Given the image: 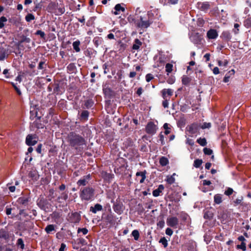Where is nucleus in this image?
Segmentation results:
<instances>
[{
    "label": "nucleus",
    "mask_w": 251,
    "mask_h": 251,
    "mask_svg": "<svg viewBox=\"0 0 251 251\" xmlns=\"http://www.w3.org/2000/svg\"><path fill=\"white\" fill-rule=\"evenodd\" d=\"M148 18L141 16H137L135 18L129 17L128 18L130 23H133L135 25L140 28H147L150 26L153 22V16L151 11H149L147 14Z\"/></svg>",
    "instance_id": "obj_1"
},
{
    "label": "nucleus",
    "mask_w": 251,
    "mask_h": 251,
    "mask_svg": "<svg viewBox=\"0 0 251 251\" xmlns=\"http://www.w3.org/2000/svg\"><path fill=\"white\" fill-rule=\"evenodd\" d=\"M68 142L70 145L76 150L83 148V146L86 145L85 139L81 135L73 132L68 135Z\"/></svg>",
    "instance_id": "obj_2"
},
{
    "label": "nucleus",
    "mask_w": 251,
    "mask_h": 251,
    "mask_svg": "<svg viewBox=\"0 0 251 251\" xmlns=\"http://www.w3.org/2000/svg\"><path fill=\"white\" fill-rule=\"evenodd\" d=\"M95 189L92 187H85L81 188L79 196L82 201H89L94 198Z\"/></svg>",
    "instance_id": "obj_3"
},
{
    "label": "nucleus",
    "mask_w": 251,
    "mask_h": 251,
    "mask_svg": "<svg viewBox=\"0 0 251 251\" xmlns=\"http://www.w3.org/2000/svg\"><path fill=\"white\" fill-rule=\"evenodd\" d=\"M49 199L48 200L42 196L37 200V204L40 208L46 212H48L50 209L51 204L49 202Z\"/></svg>",
    "instance_id": "obj_4"
},
{
    "label": "nucleus",
    "mask_w": 251,
    "mask_h": 251,
    "mask_svg": "<svg viewBox=\"0 0 251 251\" xmlns=\"http://www.w3.org/2000/svg\"><path fill=\"white\" fill-rule=\"evenodd\" d=\"M118 219V218L111 213L108 214L103 217V221L109 227L114 226L120 224L119 223L120 222V220L117 222Z\"/></svg>",
    "instance_id": "obj_5"
},
{
    "label": "nucleus",
    "mask_w": 251,
    "mask_h": 251,
    "mask_svg": "<svg viewBox=\"0 0 251 251\" xmlns=\"http://www.w3.org/2000/svg\"><path fill=\"white\" fill-rule=\"evenodd\" d=\"M166 55L162 52H159L158 54L154 57V60L156 61V66L155 67H160L164 65L166 61Z\"/></svg>",
    "instance_id": "obj_6"
},
{
    "label": "nucleus",
    "mask_w": 251,
    "mask_h": 251,
    "mask_svg": "<svg viewBox=\"0 0 251 251\" xmlns=\"http://www.w3.org/2000/svg\"><path fill=\"white\" fill-rule=\"evenodd\" d=\"M81 220V216L77 212H72L68 214V221L72 223H78Z\"/></svg>",
    "instance_id": "obj_7"
},
{
    "label": "nucleus",
    "mask_w": 251,
    "mask_h": 251,
    "mask_svg": "<svg viewBox=\"0 0 251 251\" xmlns=\"http://www.w3.org/2000/svg\"><path fill=\"white\" fill-rule=\"evenodd\" d=\"M37 142V136L35 134H28L25 139V143L30 146L35 145Z\"/></svg>",
    "instance_id": "obj_8"
},
{
    "label": "nucleus",
    "mask_w": 251,
    "mask_h": 251,
    "mask_svg": "<svg viewBox=\"0 0 251 251\" xmlns=\"http://www.w3.org/2000/svg\"><path fill=\"white\" fill-rule=\"evenodd\" d=\"M157 128L156 125L153 122H151L147 124L146 131L147 133L153 135L156 133Z\"/></svg>",
    "instance_id": "obj_9"
},
{
    "label": "nucleus",
    "mask_w": 251,
    "mask_h": 251,
    "mask_svg": "<svg viewBox=\"0 0 251 251\" xmlns=\"http://www.w3.org/2000/svg\"><path fill=\"white\" fill-rule=\"evenodd\" d=\"M178 219L176 217H171L167 219V225L172 227H176L178 224Z\"/></svg>",
    "instance_id": "obj_10"
},
{
    "label": "nucleus",
    "mask_w": 251,
    "mask_h": 251,
    "mask_svg": "<svg viewBox=\"0 0 251 251\" xmlns=\"http://www.w3.org/2000/svg\"><path fill=\"white\" fill-rule=\"evenodd\" d=\"M123 204L121 202H116L113 205L114 211L119 215L123 212Z\"/></svg>",
    "instance_id": "obj_11"
},
{
    "label": "nucleus",
    "mask_w": 251,
    "mask_h": 251,
    "mask_svg": "<svg viewBox=\"0 0 251 251\" xmlns=\"http://www.w3.org/2000/svg\"><path fill=\"white\" fill-rule=\"evenodd\" d=\"M187 129L189 133L194 134L198 132L199 126L198 124L194 123L187 127Z\"/></svg>",
    "instance_id": "obj_12"
},
{
    "label": "nucleus",
    "mask_w": 251,
    "mask_h": 251,
    "mask_svg": "<svg viewBox=\"0 0 251 251\" xmlns=\"http://www.w3.org/2000/svg\"><path fill=\"white\" fill-rule=\"evenodd\" d=\"M189 38L190 40L195 44H198L200 40L201 37L198 33L192 32L189 35Z\"/></svg>",
    "instance_id": "obj_13"
},
{
    "label": "nucleus",
    "mask_w": 251,
    "mask_h": 251,
    "mask_svg": "<svg viewBox=\"0 0 251 251\" xmlns=\"http://www.w3.org/2000/svg\"><path fill=\"white\" fill-rule=\"evenodd\" d=\"M207 36L210 39H215L218 36V32L216 29H210L207 32Z\"/></svg>",
    "instance_id": "obj_14"
},
{
    "label": "nucleus",
    "mask_w": 251,
    "mask_h": 251,
    "mask_svg": "<svg viewBox=\"0 0 251 251\" xmlns=\"http://www.w3.org/2000/svg\"><path fill=\"white\" fill-rule=\"evenodd\" d=\"M164 185L162 184H160L157 189L154 190L152 191V195L155 197H158L162 193V191L164 190Z\"/></svg>",
    "instance_id": "obj_15"
},
{
    "label": "nucleus",
    "mask_w": 251,
    "mask_h": 251,
    "mask_svg": "<svg viewBox=\"0 0 251 251\" xmlns=\"http://www.w3.org/2000/svg\"><path fill=\"white\" fill-rule=\"evenodd\" d=\"M163 99H166L168 97L171 96L173 94V90L171 89H163L162 91Z\"/></svg>",
    "instance_id": "obj_16"
},
{
    "label": "nucleus",
    "mask_w": 251,
    "mask_h": 251,
    "mask_svg": "<svg viewBox=\"0 0 251 251\" xmlns=\"http://www.w3.org/2000/svg\"><path fill=\"white\" fill-rule=\"evenodd\" d=\"M90 177V175L89 174L87 176H84L83 178L78 180L77 184L78 186H85L88 182L87 180H89Z\"/></svg>",
    "instance_id": "obj_17"
},
{
    "label": "nucleus",
    "mask_w": 251,
    "mask_h": 251,
    "mask_svg": "<svg viewBox=\"0 0 251 251\" xmlns=\"http://www.w3.org/2000/svg\"><path fill=\"white\" fill-rule=\"evenodd\" d=\"M29 201V198L26 197H21L18 198L17 200V202L24 206L28 205Z\"/></svg>",
    "instance_id": "obj_18"
},
{
    "label": "nucleus",
    "mask_w": 251,
    "mask_h": 251,
    "mask_svg": "<svg viewBox=\"0 0 251 251\" xmlns=\"http://www.w3.org/2000/svg\"><path fill=\"white\" fill-rule=\"evenodd\" d=\"M102 210V206L99 204L97 203L94 206L90 207V211L94 214H96L98 211H100Z\"/></svg>",
    "instance_id": "obj_19"
},
{
    "label": "nucleus",
    "mask_w": 251,
    "mask_h": 251,
    "mask_svg": "<svg viewBox=\"0 0 251 251\" xmlns=\"http://www.w3.org/2000/svg\"><path fill=\"white\" fill-rule=\"evenodd\" d=\"M62 214L60 212L55 211L50 215V217L53 219L55 222L58 223L59 219L61 218Z\"/></svg>",
    "instance_id": "obj_20"
},
{
    "label": "nucleus",
    "mask_w": 251,
    "mask_h": 251,
    "mask_svg": "<svg viewBox=\"0 0 251 251\" xmlns=\"http://www.w3.org/2000/svg\"><path fill=\"white\" fill-rule=\"evenodd\" d=\"M221 37L224 40L229 41L232 36L229 31H224L222 32Z\"/></svg>",
    "instance_id": "obj_21"
},
{
    "label": "nucleus",
    "mask_w": 251,
    "mask_h": 251,
    "mask_svg": "<svg viewBox=\"0 0 251 251\" xmlns=\"http://www.w3.org/2000/svg\"><path fill=\"white\" fill-rule=\"evenodd\" d=\"M213 213L212 211L209 210H206L204 211L203 218L205 219L211 220L213 217Z\"/></svg>",
    "instance_id": "obj_22"
},
{
    "label": "nucleus",
    "mask_w": 251,
    "mask_h": 251,
    "mask_svg": "<svg viewBox=\"0 0 251 251\" xmlns=\"http://www.w3.org/2000/svg\"><path fill=\"white\" fill-rule=\"evenodd\" d=\"M146 174H136V179L137 180H139L140 183H142L144 182L145 179L146 178Z\"/></svg>",
    "instance_id": "obj_23"
},
{
    "label": "nucleus",
    "mask_w": 251,
    "mask_h": 251,
    "mask_svg": "<svg viewBox=\"0 0 251 251\" xmlns=\"http://www.w3.org/2000/svg\"><path fill=\"white\" fill-rule=\"evenodd\" d=\"M176 175V174H173L172 176H167V178L165 179L166 182L170 185L173 184L175 181V178L174 176Z\"/></svg>",
    "instance_id": "obj_24"
},
{
    "label": "nucleus",
    "mask_w": 251,
    "mask_h": 251,
    "mask_svg": "<svg viewBox=\"0 0 251 251\" xmlns=\"http://www.w3.org/2000/svg\"><path fill=\"white\" fill-rule=\"evenodd\" d=\"M235 73V71L233 69L229 71L225 75V76L224 78V82H227L229 80V78L230 77V75H234Z\"/></svg>",
    "instance_id": "obj_25"
},
{
    "label": "nucleus",
    "mask_w": 251,
    "mask_h": 251,
    "mask_svg": "<svg viewBox=\"0 0 251 251\" xmlns=\"http://www.w3.org/2000/svg\"><path fill=\"white\" fill-rule=\"evenodd\" d=\"M115 11L113 12V14L115 15H118L119 13L118 12L121 10L122 11L124 12L125 10V9L124 7L121 6L120 4H116L114 7Z\"/></svg>",
    "instance_id": "obj_26"
},
{
    "label": "nucleus",
    "mask_w": 251,
    "mask_h": 251,
    "mask_svg": "<svg viewBox=\"0 0 251 251\" xmlns=\"http://www.w3.org/2000/svg\"><path fill=\"white\" fill-rule=\"evenodd\" d=\"M45 231L48 234L51 233L52 231L55 230V226L54 225H48L45 228Z\"/></svg>",
    "instance_id": "obj_27"
},
{
    "label": "nucleus",
    "mask_w": 251,
    "mask_h": 251,
    "mask_svg": "<svg viewBox=\"0 0 251 251\" xmlns=\"http://www.w3.org/2000/svg\"><path fill=\"white\" fill-rule=\"evenodd\" d=\"M80 44V42L79 40H76V41L74 42L73 43V49L77 52H79L80 50V49L79 48Z\"/></svg>",
    "instance_id": "obj_28"
},
{
    "label": "nucleus",
    "mask_w": 251,
    "mask_h": 251,
    "mask_svg": "<svg viewBox=\"0 0 251 251\" xmlns=\"http://www.w3.org/2000/svg\"><path fill=\"white\" fill-rule=\"evenodd\" d=\"M200 8L202 10H207L209 8L210 5L208 2H203L200 3Z\"/></svg>",
    "instance_id": "obj_29"
},
{
    "label": "nucleus",
    "mask_w": 251,
    "mask_h": 251,
    "mask_svg": "<svg viewBox=\"0 0 251 251\" xmlns=\"http://www.w3.org/2000/svg\"><path fill=\"white\" fill-rule=\"evenodd\" d=\"M214 201L216 204H220L222 202V198L221 195H215L214 197Z\"/></svg>",
    "instance_id": "obj_30"
},
{
    "label": "nucleus",
    "mask_w": 251,
    "mask_h": 251,
    "mask_svg": "<svg viewBox=\"0 0 251 251\" xmlns=\"http://www.w3.org/2000/svg\"><path fill=\"white\" fill-rule=\"evenodd\" d=\"M94 105V101L91 99H89L85 101L84 105L85 108L89 109L93 106Z\"/></svg>",
    "instance_id": "obj_31"
},
{
    "label": "nucleus",
    "mask_w": 251,
    "mask_h": 251,
    "mask_svg": "<svg viewBox=\"0 0 251 251\" xmlns=\"http://www.w3.org/2000/svg\"><path fill=\"white\" fill-rule=\"evenodd\" d=\"M135 43L133 45L132 49L133 50H137L139 49L140 47L141 46V42L138 39H136L134 41Z\"/></svg>",
    "instance_id": "obj_32"
},
{
    "label": "nucleus",
    "mask_w": 251,
    "mask_h": 251,
    "mask_svg": "<svg viewBox=\"0 0 251 251\" xmlns=\"http://www.w3.org/2000/svg\"><path fill=\"white\" fill-rule=\"evenodd\" d=\"M0 238H2L4 239H8L9 238L8 232L4 230L0 231Z\"/></svg>",
    "instance_id": "obj_33"
},
{
    "label": "nucleus",
    "mask_w": 251,
    "mask_h": 251,
    "mask_svg": "<svg viewBox=\"0 0 251 251\" xmlns=\"http://www.w3.org/2000/svg\"><path fill=\"white\" fill-rule=\"evenodd\" d=\"M159 243L162 244L165 248L168 247V240L165 237H161L159 241Z\"/></svg>",
    "instance_id": "obj_34"
},
{
    "label": "nucleus",
    "mask_w": 251,
    "mask_h": 251,
    "mask_svg": "<svg viewBox=\"0 0 251 251\" xmlns=\"http://www.w3.org/2000/svg\"><path fill=\"white\" fill-rule=\"evenodd\" d=\"M131 235L134 237L135 240H138L140 236L139 232L138 230H133L131 233Z\"/></svg>",
    "instance_id": "obj_35"
},
{
    "label": "nucleus",
    "mask_w": 251,
    "mask_h": 251,
    "mask_svg": "<svg viewBox=\"0 0 251 251\" xmlns=\"http://www.w3.org/2000/svg\"><path fill=\"white\" fill-rule=\"evenodd\" d=\"M35 19L34 16L31 14V13H28L27 14L25 17V20L27 22H30L32 20H34Z\"/></svg>",
    "instance_id": "obj_36"
},
{
    "label": "nucleus",
    "mask_w": 251,
    "mask_h": 251,
    "mask_svg": "<svg viewBox=\"0 0 251 251\" xmlns=\"http://www.w3.org/2000/svg\"><path fill=\"white\" fill-rule=\"evenodd\" d=\"M173 65L170 63H167L166 65L165 69L167 73V75H169V73H171L173 70Z\"/></svg>",
    "instance_id": "obj_37"
},
{
    "label": "nucleus",
    "mask_w": 251,
    "mask_h": 251,
    "mask_svg": "<svg viewBox=\"0 0 251 251\" xmlns=\"http://www.w3.org/2000/svg\"><path fill=\"white\" fill-rule=\"evenodd\" d=\"M197 141L200 145L202 146H205L207 144L206 140L204 138H200L197 139Z\"/></svg>",
    "instance_id": "obj_38"
},
{
    "label": "nucleus",
    "mask_w": 251,
    "mask_h": 251,
    "mask_svg": "<svg viewBox=\"0 0 251 251\" xmlns=\"http://www.w3.org/2000/svg\"><path fill=\"white\" fill-rule=\"evenodd\" d=\"M17 245L18 247L21 249H24L25 248V244L23 241V240L22 238H19L17 241Z\"/></svg>",
    "instance_id": "obj_39"
},
{
    "label": "nucleus",
    "mask_w": 251,
    "mask_h": 251,
    "mask_svg": "<svg viewBox=\"0 0 251 251\" xmlns=\"http://www.w3.org/2000/svg\"><path fill=\"white\" fill-rule=\"evenodd\" d=\"M77 234L82 233L83 235H86L88 232V230L86 228H78L77 231Z\"/></svg>",
    "instance_id": "obj_40"
},
{
    "label": "nucleus",
    "mask_w": 251,
    "mask_h": 251,
    "mask_svg": "<svg viewBox=\"0 0 251 251\" xmlns=\"http://www.w3.org/2000/svg\"><path fill=\"white\" fill-rule=\"evenodd\" d=\"M6 56V52L5 50L2 49L0 50V61L3 60Z\"/></svg>",
    "instance_id": "obj_41"
},
{
    "label": "nucleus",
    "mask_w": 251,
    "mask_h": 251,
    "mask_svg": "<svg viewBox=\"0 0 251 251\" xmlns=\"http://www.w3.org/2000/svg\"><path fill=\"white\" fill-rule=\"evenodd\" d=\"M159 162L162 166H166L168 163V160L165 157H162L160 159Z\"/></svg>",
    "instance_id": "obj_42"
},
{
    "label": "nucleus",
    "mask_w": 251,
    "mask_h": 251,
    "mask_svg": "<svg viewBox=\"0 0 251 251\" xmlns=\"http://www.w3.org/2000/svg\"><path fill=\"white\" fill-rule=\"evenodd\" d=\"M237 249H241L243 251H246V244L245 242H241L240 245H237L236 246Z\"/></svg>",
    "instance_id": "obj_43"
},
{
    "label": "nucleus",
    "mask_w": 251,
    "mask_h": 251,
    "mask_svg": "<svg viewBox=\"0 0 251 251\" xmlns=\"http://www.w3.org/2000/svg\"><path fill=\"white\" fill-rule=\"evenodd\" d=\"M77 243L81 246H85L87 244L86 240L83 238H79L77 240Z\"/></svg>",
    "instance_id": "obj_44"
},
{
    "label": "nucleus",
    "mask_w": 251,
    "mask_h": 251,
    "mask_svg": "<svg viewBox=\"0 0 251 251\" xmlns=\"http://www.w3.org/2000/svg\"><path fill=\"white\" fill-rule=\"evenodd\" d=\"M81 118L82 119L86 120L89 116V112L87 110L83 111L81 114Z\"/></svg>",
    "instance_id": "obj_45"
},
{
    "label": "nucleus",
    "mask_w": 251,
    "mask_h": 251,
    "mask_svg": "<svg viewBox=\"0 0 251 251\" xmlns=\"http://www.w3.org/2000/svg\"><path fill=\"white\" fill-rule=\"evenodd\" d=\"M49 195L48 196L49 200H51L52 199H53L55 196L54 195V190L53 189H50L49 190Z\"/></svg>",
    "instance_id": "obj_46"
},
{
    "label": "nucleus",
    "mask_w": 251,
    "mask_h": 251,
    "mask_svg": "<svg viewBox=\"0 0 251 251\" xmlns=\"http://www.w3.org/2000/svg\"><path fill=\"white\" fill-rule=\"evenodd\" d=\"M46 66L47 64H46L45 61H41L39 63L38 69L39 70H42L46 68Z\"/></svg>",
    "instance_id": "obj_47"
},
{
    "label": "nucleus",
    "mask_w": 251,
    "mask_h": 251,
    "mask_svg": "<svg viewBox=\"0 0 251 251\" xmlns=\"http://www.w3.org/2000/svg\"><path fill=\"white\" fill-rule=\"evenodd\" d=\"M7 21V19L5 17H1L0 18V28H2L4 26V23Z\"/></svg>",
    "instance_id": "obj_48"
},
{
    "label": "nucleus",
    "mask_w": 251,
    "mask_h": 251,
    "mask_svg": "<svg viewBox=\"0 0 251 251\" xmlns=\"http://www.w3.org/2000/svg\"><path fill=\"white\" fill-rule=\"evenodd\" d=\"M202 161L201 159H196L194 161V166L196 168H199L201 165Z\"/></svg>",
    "instance_id": "obj_49"
},
{
    "label": "nucleus",
    "mask_w": 251,
    "mask_h": 251,
    "mask_svg": "<svg viewBox=\"0 0 251 251\" xmlns=\"http://www.w3.org/2000/svg\"><path fill=\"white\" fill-rule=\"evenodd\" d=\"M29 177H31L33 180H37L39 176L40 175L39 174H28Z\"/></svg>",
    "instance_id": "obj_50"
},
{
    "label": "nucleus",
    "mask_w": 251,
    "mask_h": 251,
    "mask_svg": "<svg viewBox=\"0 0 251 251\" xmlns=\"http://www.w3.org/2000/svg\"><path fill=\"white\" fill-rule=\"evenodd\" d=\"M228 63V61L225 59L224 61L219 60L218 62L219 66H226Z\"/></svg>",
    "instance_id": "obj_51"
},
{
    "label": "nucleus",
    "mask_w": 251,
    "mask_h": 251,
    "mask_svg": "<svg viewBox=\"0 0 251 251\" xmlns=\"http://www.w3.org/2000/svg\"><path fill=\"white\" fill-rule=\"evenodd\" d=\"M68 192H64L62 193L61 196L59 197L58 199H63V200L66 201L68 198Z\"/></svg>",
    "instance_id": "obj_52"
},
{
    "label": "nucleus",
    "mask_w": 251,
    "mask_h": 251,
    "mask_svg": "<svg viewBox=\"0 0 251 251\" xmlns=\"http://www.w3.org/2000/svg\"><path fill=\"white\" fill-rule=\"evenodd\" d=\"M190 78L187 76H183L182 78V82L184 85H187L190 82Z\"/></svg>",
    "instance_id": "obj_53"
},
{
    "label": "nucleus",
    "mask_w": 251,
    "mask_h": 251,
    "mask_svg": "<svg viewBox=\"0 0 251 251\" xmlns=\"http://www.w3.org/2000/svg\"><path fill=\"white\" fill-rule=\"evenodd\" d=\"M203 152L206 155H211L212 154L213 151L209 148H205L203 149Z\"/></svg>",
    "instance_id": "obj_54"
},
{
    "label": "nucleus",
    "mask_w": 251,
    "mask_h": 251,
    "mask_svg": "<svg viewBox=\"0 0 251 251\" xmlns=\"http://www.w3.org/2000/svg\"><path fill=\"white\" fill-rule=\"evenodd\" d=\"M167 5H175L178 3V0H166Z\"/></svg>",
    "instance_id": "obj_55"
},
{
    "label": "nucleus",
    "mask_w": 251,
    "mask_h": 251,
    "mask_svg": "<svg viewBox=\"0 0 251 251\" xmlns=\"http://www.w3.org/2000/svg\"><path fill=\"white\" fill-rule=\"evenodd\" d=\"M163 99L164 100L162 102V105L164 108H167L169 105L168 100H170V98H166V99Z\"/></svg>",
    "instance_id": "obj_56"
},
{
    "label": "nucleus",
    "mask_w": 251,
    "mask_h": 251,
    "mask_svg": "<svg viewBox=\"0 0 251 251\" xmlns=\"http://www.w3.org/2000/svg\"><path fill=\"white\" fill-rule=\"evenodd\" d=\"M233 190L231 188H228L225 192V194L226 196H230L233 193Z\"/></svg>",
    "instance_id": "obj_57"
},
{
    "label": "nucleus",
    "mask_w": 251,
    "mask_h": 251,
    "mask_svg": "<svg viewBox=\"0 0 251 251\" xmlns=\"http://www.w3.org/2000/svg\"><path fill=\"white\" fill-rule=\"evenodd\" d=\"M32 158L31 156H28L27 157L25 158L23 167L25 166V167H26V164L28 165V163H29L32 160Z\"/></svg>",
    "instance_id": "obj_58"
},
{
    "label": "nucleus",
    "mask_w": 251,
    "mask_h": 251,
    "mask_svg": "<svg viewBox=\"0 0 251 251\" xmlns=\"http://www.w3.org/2000/svg\"><path fill=\"white\" fill-rule=\"evenodd\" d=\"M153 78V76L151 74H148L146 75V80L147 82H150Z\"/></svg>",
    "instance_id": "obj_59"
},
{
    "label": "nucleus",
    "mask_w": 251,
    "mask_h": 251,
    "mask_svg": "<svg viewBox=\"0 0 251 251\" xmlns=\"http://www.w3.org/2000/svg\"><path fill=\"white\" fill-rule=\"evenodd\" d=\"M157 226L160 228H162L165 226V222L164 220L159 221L157 223Z\"/></svg>",
    "instance_id": "obj_60"
},
{
    "label": "nucleus",
    "mask_w": 251,
    "mask_h": 251,
    "mask_svg": "<svg viewBox=\"0 0 251 251\" xmlns=\"http://www.w3.org/2000/svg\"><path fill=\"white\" fill-rule=\"evenodd\" d=\"M35 34L36 35H40V37L42 38H44L45 37V34L44 33V32L42 31V30H37L36 33H35Z\"/></svg>",
    "instance_id": "obj_61"
},
{
    "label": "nucleus",
    "mask_w": 251,
    "mask_h": 251,
    "mask_svg": "<svg viewBox=\"0 0 251 251\" xmlns=\"http://www.w3.org/2000/svg\"><path fill=\"white\" fill-rule=\"evenodd\" d=\"M56 13L57 15H61L65 12V9L62 7H59L56 10Z\"/></svg>",
    "instance_id": "obj_62"
},
{
    "label": "nucleus",
    "mask_w": 251,
    "mask_h": 251,
    "mask_svg": "<svg viewBox=\"0 0 251 251\" xmlns=\"http://www.w3.org/2000/svg\"><path fill=\"white\" fill-rule=\"evenodd\" d=\"M165 233L167 235L169 236H171L173 233V231L171 228L168 227L166 228L165 230Z\"/></svg>",
    "instance_id": "obj_63"
},
{
    "label": "nucleus",
    "mask_w": 251,
    "mask_h": 251,
    "mask_svg": "<svg viewBox=\"0 0 251 251\" xmlns=\"http://www.w3.org/2000/svg\"><path fill=\"white\" fill-rule=\"evenodd\" d=\"M30 113L32 115H36L37 114V111L35 110V108L31 106L30 109Z\"/></svg>",
    "instance_id": "obj_64"
}]
</instances>
